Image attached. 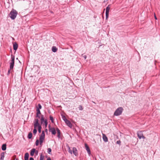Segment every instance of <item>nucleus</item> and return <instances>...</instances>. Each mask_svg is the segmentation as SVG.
Here are the masks:
<instances>
[{
    "mask_svg": "<svg viewBox=\"0 0 160 160\" xmlns=\"http://www.w3.org/2000/svg\"><path fill=\"white\" fill-rule=\"evenodd\" d=\"M17 14V12L16 10L12 9L10 13L9 16L13 20L16 18Z\"/></svg>",
    "mask_w": 160,
    "mask_h": 160,
    "instance_id": "obj_1",
    "label": "nucleus"
},
{
    "mask_svg": "<svg viewBox=\"0 0 160 160\" xmlns=\"http://www.w3.org/2000/svg\"><path fill=\"white\" fill-rule=\"evenodd\" d=\"M122 110L123 108H119L115 111L114 115L116 116H119L121 114Z\"/></svg>",
    "mask_w": 160,
    "mask_h": 160,
    "instance_id": "obj_2",
    "label": "nucleus"
},
{
    "mask_svg": "<svg viewBox=\"0 0 160 160\" xmlns=\"http://www.w3.org/2000/svg\"><path fill=\"white\" fill-rule=\"evenodd\" d=\"M14 63V57L13 56H11V60L10 63V68L11 70H12L13 68Z\"/></svg>",
    "mask_w": 160,
    "mask_h": 160,
    "instance_id": "obj_3",
    "label": "nucleus"
},
{
    "mask_svg": "<svg viewBox=\"0 0 160 160\" xmlns=\"http://www.w3.org/2000/svg\"><path fill=\"white\" fill-rule=\"evenodd\" d=\"M45 138V133L44 131H42L41 134L40 136V144L41 145Z\"/></svg>",
    "mask_w": 160,
    "mask_h": 160,
    "instance_id": "obj_4",
    "label": "nucleus"
},
{
    "mask_svg": "<svg viewBox=\"0 0 160 160\" xmlns=\"http://www.w3.org/2000/svg\"><path fill=\"white\" fill-rule=\"evenodd\" d=\"M137 135L138 138L141 139L142 138L145 139V137L143 135L142 132L141 131H138L137 132Z\"/></svg>",
    "mask_w": 160,
    "mask_h": 160,
    "instance_id": "obj_5",
    "label": "nucleus"
},
{
    "mask_svg": "<svg viewBox=\"0 0 160 160\" xmlns=\"http://www.w3.org/2000/svg\"><path fill=\"white\" fill-rule=\"evenodd\" d=\"M35 122H34V128H37V127H38V126H41L39 125L38 123V119H35Z\"/></svg>",
    "mask_w": 160,
    "mask_h": 160,
    "instance_id": "obj_6",
    "label": "nucleus"
},
{
    "mask_svg": "<svg viewBox=\"0 0 160 160\" xmlns=\"http://www.w3.org/2000/svg\"><path fill=\"white\" fill-rule=\"evenodd\" d=\"M65 123L70 128H72V124H71L70 122L68 120V119H66Z\"/></svg>",
    "mask_w": 160,
    "mask_h": 160,
    "instance_id": "obj_7",
    "label": "nucleus"
},
{
    "mask_svg": "<svg viewBox=\"0 0 160 160\" xmlns=\"http://www.w3.org/2000/svg\"><path fill=\"white\" fill-rule=\"evenodd\" d=\"M49 131L50 132H51L52 134L55 135L56 133V132L55 129L54 128H49Z\"/></svg>",
    "mask_w": 160,
    "mask_h": 160,
    "instance_id": "obj_8",
    "label": "nucleus"
},
{
    "mask_svg": "<svg viewBox=\"0 0 160 160\" xmlns=\"http://www.w3.org/2000/svg\"><path fill=\"white\" fill-rule=\"evenodd\" d=\"M85 146L86 149L87 150V151L88 152V153L89 155H90V153H91V152H90V149L89 148V147H88V146L86 144H85Z\"/></svg>",
    "mask_w": 160,
    "mask_h": 160,
    "instance_id": "obj_9",
    "label": "nucleus"
},
{
    "mask_svg": "<svg viewBox=\"0 0 160 160\" xmlns=\"http://www.w3.org/2000/svg\"><path fill=\"white\" fill-rule=\"evenodd\" d=\"M102 138L103 141L105 142H107L108 141V139L105 134H102Z\"/></svg>",
    "mask_w": 160,
    "mask_h": 160,
    "instance_id": "obj_10",
    "label": "nucleus"
},
{
    "mask_svg": "<svg viewBox=\"0 0 160 160\" xmlns=\"http://www.w3.org/2000/svg\"><path fill=\"white\" fill-rule=\"evenodd\" d=\"M73 153L76 156H77L78 155V153L77 152V150L76 148H73Z\"/></svg>",
    "mask_w": 160,
    "mask_h": 160,
    "instance_id": "obj_11",
    "label": "nucleus"
},
{
    "mask_svg": "<svg viewBox=\"0 0 160 160\" xmlns=\"http://www.w3.org/2000/svg\"><path fill=\"white\" fill-rule=\"evenodd\" d=\"M13 49L15 50H16L18 48V45L16 43H14L13 44Z\"/></svg>",
    "mask_w": 160,
    "mask_h": 160,
    "instance_id": "obj_12",
    "label": "nucleus"
},
{
    "mask_svg": "<svg viewBox=\"0 0 160 160\" xmlns=\"http://www.w3.org/2000/svg\"><path fill=\"white\" fill-rule=\"evenodd\" d=\"M35 152V148H33L32 149L30 152V155L31 156H33Z\"/></svg>",
    "mask_w": 160,
    "mask_h": 160,
    "instance_id": "obj_13",
    "label": "nucleus"
},
{
    "mask_svg": "<svg viewBox=\"0 0 160 160\" xmlns=\"http://www.w3.org/2000/svg\"><path fill=\"white\" fill-rule=\"evenodd\" d=\"M29 157V154L28 153H26L25 154L24 156L25 160H28Z\"/></svg>",
    "mask_w": 160,
    "mask_h": 160,
    "instance_id": "obj_14",
    "label": "nucleus"
},
{
    "mask_svg": "<svg viewBox=\"0 0 160 160\" xmlns=\"http://www.w3.org/2000/svg\"><path fill=\"white\" fill-rule=\"evenodd\" d=\"M6 144H3L2 147V150L4 151L6 150Z\"/></svg>",
    "mask_w": 160,
    "mask_h": 160,
    "instance_id": "obj_15",
    "label": "nucleus"
},
{
    "mask_svg": "<svg viewBox=\"0 0 160 160\" xmlns=\"http://www.w3.org/2000/svg\"><path fill=\"white\" fill-rule=\"evenodd\" d=\"M4 157V152H2L1 154V160H3Z\"/></svg>",
    "mask_w": 160,
    "mask_h": 160,
    "instance_id": "obj_16",
    "label": "nucleus"
},
{
    "mask_svg": "<svg viewBox=\"0 0 160 160\" xmlns=\"http://www.w3.org/2000/svg\"><path fill=\"white\" fill-rule=\"evenodd\" d=\"M57 130L58 132V137L59 138L60 137V130L58 128H57Z\"/></svg>",
    "mask_w": 160,
    "mask_h": 160,
    "instance_id": "obj_17",
    "label": "nucleus"
},
{
    "mask_svg": "<svg viewBox=\"0 0 160 160\" xmlns=\"http://www.w3.org/2000/svg\"><path fill=\"white\" fill-rule=\"evenodd\" d=\"M58 49L55 47H53L52 48V51L53 52H56L57 51Z\"/></svg>",
    "mask_w": 160,
    "mask_h": 160,
    "instance_id": "obj_18",
    "label": "nucleus"
},
{
    "mask_svg": "<svg viewBox=\"0 0 160 160\" xmlns=\"http://www.w3.org/2000/svg\"><path fill=\"white\" fill-rule=\"evenodd\" d=\"M32 133L30 132L28 134V137L29 139H31L32 137Z\"/></svg>",
    "mask_w": 160,
    "mask_h": 160,
    "instance_id": "obj_19",
    "label": "nucleus"
},
{
    "mask_svg": "<svg viewBox=\"0 0 160 160\" xmlns=\"http://www.w3.org/2000/svg\"><path fill=\"white\" fill-rule=\"evenodd\" d=\"M41 121L42 123L43 122H44L45 120H44L43 115H42L41 118Z\"/></svg>",
    "mask_w": 160,
    "mask_h": 160,
    "instance_id": "obj_20",
    "label": "nucleus"
},
{
    "mask_svg": "<svg viewBox=\"0 0 160 160\" xmlns=\"http://www.w3.org/2000/svg\"><path fill=\"white\" fill-rule=\"evenodd\" d=\"M109 5H108L106 8V12H109V10H110V7H109Z\"/></svg>",
    "mask_w": 160,
    "mask_h": 160,
    "instance_id": "obj_21",
    "label": "nucleus"
},
{
    "mask_svg": "<svg viewBox=\"0 0 160 160\" xmlns=\"http://www.w3.org/2000/svg\"><path fill=\"white\" fill-rule=\"evenodd\" d=\"M37 114H39V115L41 114V112L39 108H37Z\"/></svg>",
    "mask_w": 160,
    "mask_h": 160,
    "instance_id": "obj_22",
    "label": "nucleus"
},
{
    "mask_svg": "<svg viewBox=\"0 0 160 160\" xmlns=\"http://www.w3.org/2000/svg\"><path fill=\"white\" fill-rule=\"evenodd\" d=\"M41 128H42V127H41V126H38V132H39V133H40V132H41Z\"/></svg>",
    "mask_w": 160,
    "mask_h": 160,
    "instance_id": "obj_23",
    "label": "nucleus"
},
{
    "mask_svg": "<svg viewBox=\"0 0 160 160\" xmlns=\"http://www.w3.org/2000/svg\"><path fill=\"white\" fill-rule=\"evenodd\" d=\"M51 151H52L51 149L50 148H48V152L49 154H51Z\"/></svg>",
    "mask_w": 160,
    "mask_h": 160,
    "instance_id": "obj_24",
    "label": "nucleus"
},
{
    "mask_svg": "<svg viewBox=\"0 0 160 160\" xmlns=\"http://www.w3.org/2000/svg\"><path fill=\"white\" fill-rule=\"evenodd\" d=\"M51 121L52 122H53V118L51 116H50L49 117Z\"/></svg>",
    "mask_w": 160,
    "mask_h": 160,
    "instance_id": "obj_25",
    "label": "nucleus"
},
{
    "mask_svg": "<svg viewBox=\"0 0 160 160\" xmlns=\"http://www.w3.org/2000/svg\"><path fill=\"white\" fill-rule=\"evenodd\" d=\"M37 132V130L36 129V128H34V129L33 130V133L34 135H35Z\"/></svg>",
    "mask_w": 160,
    "mask_h": 160,
    "instance_id": "obj_26",
    "label": "nucleus"
},
{
    "mask_svg": "<svg viewBox=\"0 0 160 160\" xmlns=\"http://www.w3.org/2000/svg\"><path fill=\"white\" fill-rule=\"evenodd\" d=\"M44 157L42 154L41 155L40 158V160H43Z\"/></svg>",
    "mask_w": 160,
    "mask_h": 160,
    "instance_id": "obj_27",
    "label": "nucleus"
},
{
    "mask_svg": "<svg viewBox=\"0 0 160 160\" xmlns=\"http://www.w3.org/2000/svg\"><path fill=\"white\" fill-rule=\"evenodd\" d=\"M68 150L70 153L71 154L72 153V150L70 149V148L69 147H68Z\"/></svg>",
    "mask_w": 160,
    "mask_h": 160,
    "instance_id": "obj_28",
    "label": "nucleus"
},
{
    "mask_svg": "<svg viewBox=\"0 0 160 160\" xmlns=\"http://www.w3.org/2000/svg\"><path fill=\"white\" fill-rule=\"evenodd\" d=\"M108 15H109V12H106V19H107V18H108Z\"/></svg>",
    "mask_w": 160,
    "mask_h": 160,
    "instance_id": "obj_29",
    "label": "nucleus"
},
{
    "mask_svg": "<svg viewBox=\"0 0 160 160\" xmlns=\"http://www.w3.org/2000/svg\"><path fill=\"white\" fill-rule=\"evenodd\" d=\"M39 140H37L36 142V145L37 146L39 144Z\"/></svg>",
    "mask_w": 160,
    "mask_h": 160,
    "instance_id": "obj_30",
    "label": "nucleus"
},
{
    "mask_svg": "<svg viewBox=\"0 0 160 160\" xmlns=\"http://www.w3.org/2000/svg\"><path fill=\"white\" fill-rule=\"evenodd\" d=\"M38 108H39V109H41L42 106L40 104H38Z\"/></svg>",
    "mask_w": 160,
    "mask_h": 160,
    "instance_id": "obj_31",
    "label": "nucleus"
},
{
    "mask_svg": "<svg viewBox=\"0 0 160 160\" xmlns=\"http://www.w3.org/2000/svg\"><path fill=\"white\" fill-rule=\"evenodd\" d=\"M45 123V127H47L48 124V122L46 120H45V122H44Z\"/></svg>",
    "mask_w": 160,
    "mask_h": 160,
    "instance_id": "obj_32",
    "label": "nucleus"
},
{
    "mask_svg": "<svg viewBox=\"0 0 160 160\" xmlns=\"http://www.w3.org/2000/svg\"><path fill=\"white\" fill-rule=\"evenodd\" d=\"M79 109L81 110H82L83 109V108L81 106H79L78 107Z\"/></svg>",
    "mask_w": 160,
    "mask_h": 160,
    "instance_id": "obj_33",
    "label": "nucleus"
},
{
    "mask_svg": "<svg viewBox=\"0 0 160 160\" xmlns=\"http://www.w3.org/2000/svg\"><path fill=\"white\" fill-rule=\"evenodd\" d=\"M12 71H13V70H11L10 69H9V70L8 71V75L10 73V72H12Z\"/></svg>",
    "mask_w": 160,
    "mask_h": 160,
    "instance_id": "obj_34",
    "label": "nucleus"
},
{
    "mask_svg": "<svg viewBox=\"0 0 160 160\" xmlns=\"http://www.w3.org/2000/svg\"><path fill=\"white\" fill-rule=\"evenodd\" d=\"M116 143L118 144H120L121 143V141L120 140L117 141Z\"/></svg>",
    "mask_w": 160,
    "mask_h": 160,
    "instance_id": "obj_35",
    "label": "nucleus"
},
{
    "mask_svg": "<svg viewBox=\"0 0 160 160\" xmlns=\"http://www.w3.org/2000/svg\"><path fill=\"white\" fill-rule=\"evenodd\" d=\"M63 120L65 121H65H66V119H67L66 118H65V117H63Z\"/></svg>",
    "mask_w": 160,
    "mask_h": 160,
    "instance_id": "obj_36",
    "label": "nucleus"
},
{
    "mask_svg": "<svg viewBox=\"0 0 160 160\" xmlns=\"http://www.w3.org/2000/svg\"><path fill=\"white\" fill-rule=\"evenodd\" d=\"M37 117L40 118V115H39V114H37Z\"/></svg>",
    "mask_w": 160,
    "mask_h": 160,
    "instance_id": "obj_37",
    "label": "nucleus"
},
{
    "mask_svg": "<svg viewBox=\"0 0 160 160\" xmlns=\"http://www.w3.org/2000/svg\"><path fill=\"white\" fill-rule=\"evenodd\" d=\"M83 57L85 59H86L87 58V56L86 55L84 56Z\"/></svg>",
    "mask_w": 160,
    "mask_h": 160,
    "instance_id": "obj_38",
    "label": "nucleus"
},
{
    "mask_svg": "<svg viewBox=\"0 0 160 160\" xmlns=\"http://www.w3.org/2000/svg\"><path fill=\"white\" fill-rule=\"evenodd\" d=\"M30 160H34V159L32 158H30Z\"/></svg>",
    "mask_w": 160,
    "mask_h": 160,
    "instance_id": "obj_39",
    "label": "nucleus"
},
{
    "mask_svg": "<svg viewBox=\"0 0 160 160\" xmlns=\"http://www.w3.org/2000/svg\"><path fill=\"white\" fill-rule=\"evenodd\" d=\"M154 17H155V19H157V18L155 15V14H154Z\"/></svg>",
    "mask_w": 160,
    "mask_h": 160,
    "instance_id": "obj_40",
    "label": "nucleus"
},
{
    "mask_svg": "<svg viewBox=\"0 0 160 160\" xmlns=\"http://www.w3.org/2000/svg\"><path fill=\"white\" fill-rule=\"evenodd\" d=\"M47 160H51V159L50 158H47Z\"/></svg>",
    "mask_w": 160,
    "mask_h": 160,
    "instance_id": "obj_41",
    "label": "nucleus"
},
{
    "mask_svg": "<svg viewBox=\"0 0 160 160\" xmlns=\"http://www.w3.org/2000/svg\"><path fill=\"white\" fill-rule=\"evenodd\" d=\"M35 153H38V151H35Z\"/></svg>",
    "mask_w": 160,
    "mask_h": 160,
    "instance_id": "obj_42",
    "label": "nucleus"
},
{
    "mask_svg": "<svg viewBox=\"0 0 160 160\" xmlns=\"http://www.w3.org/2000/svg\"><path fill=\"white\" fill-rule=\"evenodd\" d=\"M16 160H18V159H17Z\"/></svg>",
    "mask_w": 160,
    "mask_h": 160,
    "instance_id": "obj_43",
    "label": "nucleus"
}]
</instances>
